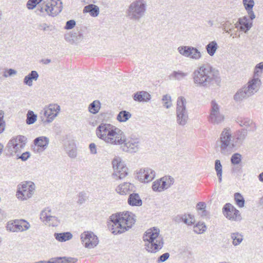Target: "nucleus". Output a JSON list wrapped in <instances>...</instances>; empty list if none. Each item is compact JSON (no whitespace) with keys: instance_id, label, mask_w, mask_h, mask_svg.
<instances>
[{"instance_id":"nucleus-1","label":"nucleus","mask_w":263,"mask_h":263,"mask_svg":"<svg viewBox=\"0 0 263 263\" xmlns=\"http://www.w3.org/2000/svg\"><path fill=\"white\" fill-rule=\"evenodd\" d=\"M194 84L198 87L208 88L220 86L221 82L219 71L209 63L199 65L192 74Z\"/></svg>"},{"instance_id":"nucleus-2","label":"nucleus","mask_w":263,"mask_h":263,"mask_svg":"<svg viewBox=\"0 0 263 263\" xmlns=\"http://www.w3.org/2000/svg\"><path fill=\"white\" fill-rule=\"evenodd\" d=\"M263 72V62L257 64L254 67L253 77L248 83L239 89L233 96L236 102H240L253 96L259 89L261 84L259 77Z\"/></svg>"},{"instance_id":"nucleus-3","label":"nucleus","mask_w":263,"mask_h":263,"mask_svg":"<svg viewBox=\"0 0 263 263\" xmlns=\"http://www.w3.org/2000/svg\"><path fill=\"white\" fill-rule=\"evenodd\" d=\"M96 134L99 139L111 145H121L125 142L123 132L109 123H101L97 127Z\"/></svg>"},{"instance_id":"nucleus-4","label":"nucleus","mask_w":263,"mask_h":263,"mask_svg":"<svg viewBox=\"0 0 263 263\" xmlns=\"http://www.w3.org/2000/svg\"><path fill=\"white\" fill-rule=\"evenodd\" d=\"M109 220L108 228L115 235L128 231L136 222L135 215L128 211L112 214Z\"/></svg>"},{"instance_id":"nucleus-5","label":"nucleus","mask_w":263,"mask_h":263,"mask_svg":"<svg viewBox=\"0 0 263 263\" xmlns=\"http://www.w3.org/2000/svg\"><path fill=\"white\" fill-rule=\"evenodd\" d=\"M143 240L146 242L145 249L148 252L155 253L160 250L164 245L163 237L160 235V230L156 227L148 229L143 235Z\"/></svg>"},{"instance_id":"nucleus-6","label":"nucleus","mask_w":263,"mask_h":263,"mask_svg":"<svg viewBox=\"0 0 263 263\" xmlns=\"http://www.w3.org/2000/svg\"><path fill=\"white\" fill-rule=\"evenodd\" d=\"M216 145L220 153L224 155H230L237 149L235 138L232 136L230 128H225L223 129L216 142Z\"/></svg>"},{"instance_id":"nucleus-7","label":"nucleus","mask_w":263,"mask_h":263,"mask_svg":"<svg viewBox=\"0 0 263 263\" xmlns=\"http://www.w3.org/2000/svg\"><path fill=\"white\" fill-rule=\"evenodd\" d=\"M147 3L145 0H135L128 6L126 11L127 17L132 21H139L145 14Z\"/></svg>"},{"instance_id":"nucleus-8","label":"nucleus","mask_w":263,"mask_h":263,"mask_svg":"<svg viewBox=\"0 0 263 263\" xmlns=\"http://www.w3.org/2000/svg\"><path fill=\"white\" fill-rule=\"evenodd\" d=\"M187 101L182 96L177 98L176 102V122L180 126H185L189 120V114L186 108Z\"/></svg>"},{"instance_id":"nucleus-9","label":"nucleus","mask_w":263,"mask_h":263,"mask_svg":"<svg viewBox=\"0 0 263 263\" xmlns=\"http://www.w3.org/2000/svg\"><path fill=\"white\" fill-rule=\"evenodd\" d=\"M62 8V3L60 0H50L44 6L37 7L35 12L37 15H41L46 12L48 15L53 16L61 12Z\"/></svg>"},{"instance_id":"nucleus-10","label":"nucleus","mask_w":263,"mask_h":263,"mask_svg":"<svg viewBox=\"0 0 263 263\" xmlns=\"http://www.w3.org/2000/svg\"><path fill=\"white\" fill-rule=\"evenodd\" d=\"M27 138L22 135H18L10 140L6 146L8 152L11 156H16L25 145Z\"/></svg>"},{"instance_id":"nucleus-11","label":"nucleus","mask_w":263,"mask_h":263,"mask_svg":"<svg viewBox=\"0 0 263 263\" xmlns=\"http://www.w3.org/2000/svg\"><path fill=\"white\" fill-rule=\"evenodd\" d=\"M35 190V185L32 182H25L18 184L17 187L16 196L21 201L30 198Z\"/></svg>"},{"instance_id":"nucleus-12","label":"nucleus","mask_w":263,"mask_h":263,"mask_svg":"<svg viewBox=\"0 0 263 263\" xmlns=\"http://www.w3.org/2000/svg\"><path fill=\"white\" fill-rule=\"evenodd\" d=\"M209 121L213 124H219L224 120V116L220 112V106L215 101L211 102Z\"/></svg>"},{"instance_id":"nucleus-13","label":"nucleus","mask_w":263,"mask_h":263,"mask_svg":"<svg viewBox=\"0 0 263 263\" xmlns=\"http://www.w3.org/2000/svg\"><path fill=\"white\" fill-rule=\"evenodd\" d=\"M81 239L85 248H93L99 242L98 238L91 232H84L81 235Z\"/></svg>"},{"instance_id":"nucleus-14","label":"nucleus","mask_w":263,"mask_h":263,"mask_svg":"<svg viewBox=\"0 0 263 263\" xmlns=\"http://www.w3.org/2000/svg\"><path fill=\"white\" fill-rule=\"evenodd\" d=\"M222 212L226 217L230 220L238 221L241 219L239 211L229 203L224 205Z\"/></svg>"},{"instance_id":"nucleus-15","label":"nucleus","mask_w":263,"mask_h":263,"mask_svg":"<svg viewBox=\"0 0 263 263\" xmlns=\"http://www.w3.org/2000/svg\"><path fill=\"white\" fill-rule=\"evenodd\" d=\"M30 226L26 220L21 219L15 220L13 222H9L7 223V229L13 232H23L28 230Z\"/></svg>"},{"instance_id":"nucleus-16","label":"nucleus","mask_w":263,"mask_h":263,"mask_svg":"<svg viewBox=\"0 0 263 263\" xmlns=\"http://www.w3.org/2000/svg\"><path fill=\"white\" fill-rule=\"evenodd\" d=\"M156 176L155 172L151 168H141L137 172V178L142 182L148 183Z\"/></svg>"},{"instance_id":"nucleus-17","label":"nucleus","mask_w":263,"mask_h":263,"mask_svg":"<svg viewBox=\"0 0 263 263\" xmlns=\"http://www.w3.org/2000/svg\"><path fill=\"white\" fill-rule=\"evenodd\" d=\"M49 139L45 136H40L33 140L34 147L33 151L35 153L40 154L43 152L48 147Z\"/></svg>"},{"instance_id":"nucleus-18","label":"nucleus","mask_w":263,"mask_h":263,"mask_svg":"<svg viewBox=\"0 0 263 263\" xmlns=\"http://www.w3.org/2000/svg\"><path fill=\"white\" fill-rule=\"evenodd\" d=\"M126 148L125 149L126 152L129 153L137 152L140 147V140L136 137H131L128 139H126L125 136V142L123 143Z\"/></svg>"},{"instance_id":"nucleus-19","label":"nucleus","mask_w":263,"mask_h":263,"mask_svg":"<svg viewBox=\"0 0 263 263\" xmlns=\"http://www.w3.org/2000/svg\"><path fill=\"white\" fill-rule=\"evenodd\" d=\"M60 110V106L58 104H50L47 108L44 109V115L47 118L46 122H51L58 116Z\"/></svg>"},{"instance_id":"nucleus-20","label":"nucleus","mask_w":263,"mask_h":263,"mask_svg":"<svg viewBox=\"0 0 263 263\" xmlns=\"http://www.w3.org/2000/svg\"><path fill=\"white\" fill-rule=\"evenodd\" d=\"M40 216L41 219L45 222L46 224L54 227L57 226L59 223L56 217L51 215V210L49 209H46L42 211Z\"/></svg>"},{"instance_id":"nucleus-21","label":"nucleus","mask_w":263,"mask_h":263,"mask_svg":"<svg viewBox=\"0 0 263 263\" xmlns=\"http://www.w3.org/2000/svg\"><path fill=\"white\" fill-rule=\"evenodd\" d=\"M83 39V33L80 31H72L65 35V40L71 44L80 43Z\"/></svg>"},{"instance_id":"nucleus-22","label":"nucleus","mask_w":263,"mask_h":263,"mask_svg":"<svg viewBox=\"0 0 263 263\" xmlns=\"http://www.w3.org/2000/svg\"><path fill=\"white\" fill-rule=\"evenodd\" d=\"M173 220L177 223L183 222L187 226H191L195 222L194 216L191 214H181L177 215L173 218Z\"/></svg>"},{"instance_id":"nucleus-23","label":"nucleus","mask_w":263,"mask_h":263,"mask_svg":"<svg viewBox=\"0 0 263 263\" xmlns=\"http://www.w3.org/2000/svg\"><path fill=\"white\" fill-rule=\"evenodd\" d=\"M134 101L138 102H148L151 98V95L146 91H139L135 93L133 95Z\"/></svg>"},{"instance_id":"nucleus-24","label":"nucleus","mask_w":263,"mask_h":263,"mask_svg":"<svg viewBox=\"0 0 263 263\" xmlns=\"http://www.w3.org/2000/svg\"><path fill=\"white\" fill-rule=\"evenodd\" d=\"M238 123L240 126L245 127V129L249 132H254L256 129L255 124L249 118H241L238 119Z\"/></svg>"},{"instance_id":"nucleus-25","label":"nucleus","mask_w":263,"mask_h":263,"mask_svg":"<svg viewBox=\"0 0 263 263\" xmlns=\"http://www.w3.org/2000/svg\"><path fill=\"white\" fill-rule=\"evenodd\" d=\"M248 132V131H247V129H245V128L238 130L236 132L234 137L235 138V143L236 144L237 148L242 143L243 141L245 140L247 136Z\"/></svg>"},{"instance_id":"nucleus-26","label":"nucleus","mask_w":263,"mask_h":263,"mask_svg":"<svg viewBox=\"0 0 263 263\" xmlns=\"http://www.w3.org/2000/svg\"><path fill=\"white\" fill-rule=\"evenodd\" d=\"M127 202L130 206H140L142 204V201L137 193L130 194L128 196Z\"/></svg>"},{"instance_id":"nucleus-27","label":"nucleus","mask_w":263,"mask_h":263,"mask_svg":"<svg viewBox=\"0 0 263 263\" xmlns=\"http://www.w3.org/2000/svg\"><path fill=\"white\" fill-rule=\"evenodd\" d=\"M36 71L32 70L24 78L23 83L25 85L31 87L33 85V81H36L39 78Z\"/></svg>"},{"instance_id":"nucleus-28","label":"nucleus","mask_w":263,"mask_h":263,"mask_svg":"<svg viewBox=\"0 0 263 263\" xmlns=\"http://www.w3.org/2000/svg\"><path fill=\"white\" fill-rule=\"evenodd\" d=\"M83 11V13H89L91 16L96 17L98 16L100 10L98 6L93 4H89L84 7Z\"/></svg>"},{"instance_id":"nucleus-29","label":"nucleus","mask_w":263,"mask_h":263,"mask_svg":"<svg viewBox=\"0 0 263 263\" xmlns=\"http://www.w3.org/2000/svg\"><path fill=\"white\" fill-rule=\"evenodd\" d=\"M238 23L240 26V29L245 32H247L252 27V22L246 16L240 18Z\"/></svg>"},{"instance_id":"nucleus-30","label":"nucleus","mask_w":263,"mask_h":263,"mask_svg":"<svg viewBox=\"0 0 263 263\" xmlns=\"http://www.w3.org/2000/svg\"><path fill=\"white\" fill-rule=\"evenodd\" d=\"M55 238L60 242H64L69 240L72 238V235L70 232L55 233L54 234Z\"/></svg>"},{"instance_id":"nucleus-31","label":"nucleus","mask_w":263,"mask_h":263,"mask_svg":"<svg viewBox=\"0 0 263 263\" xmlns=\"http://www.w3.org/2000/svg\"><path fill=\"white\" fill-rule=\"evenodd\" d=\"M218 46L215 41L210 42L205 46V49L208 54L213 57L218 49Z\"/></svg>"},{"instance_id":"nucleus-32","label":"nucleus","mask_w":263,"mask_h":263,"mask_svg":"<svg viewBox=\"0 0 263 263\" xmlns=\"http://www.w3.org/2000/svg\"><path fill=\"white\" fill-rule=\"evenodd\" d=\"M230 238L232 240V244L234 246H237L240 245L243 239V235L238 232L231 233L230 235Z\"/></svg>"},{"instance_id":"nucleus-33","label":"nucleus","mask_w":263,"mask_h":263,"mask_svg":"<svg viewBox=\"0 0 263 263\" xmlns=\"http://www.w3.org/2000/svg\"><path fill=\"white\" fill-rule=\"evenodd\" d=\"M128 174V168L127 167L124 165L123 167L121 168V170L119 171H115V173L112 174L113 177L116 179H123Z\"/></svg>"},{"instance_id":"nucleus-34","label":"nucleus","mask_w":263,"mask_h":263,"mask_svg":"<svg viewBox=\"0 0 263 263\" xmlns=\"http://www.w3.org/2000/svg\"><path fill=\"white\" fill-rule=\"evenodd\" d=\"M160 181L161 182L163 187L164 190L169 188L174 182V178L171 176H164L160 179Z\"/></svg>"},{"instance_id":"nucleus-35","label":"nucleus","mask_w":263,"mask_h":263,"mask_svg":"<svg viewBox=\"0 0 263 263\" xmlns=\"http://www.w3.org/2000/svg\"><path fill=\"white\" fill-rule=\"evenodd\" d=\"M131 184L129 183H124L119 185L116 188V191L120 195H125L128 193L130 190Z\"/></svg>"},{"instance_id":"nucleus-36","label":"nucleus","mask_w":263,"mask_h":263,"mask_svg":"<svg viewBox=\"0 0 263 263\" xmlns=\"http://www.w3.org/2000/svg\"><path fill=\"white\" fill-rule=\"evenodd\" d=\"M202 57V53L197 48L192 46L189 58L194 60H199Z\"/></svg>"},{"instance_id":"nucleus-37","label":"nucleus","mask_w":263,"mask_h":263,"mask_svg":"<svg viewBox=\"0 0 263 263\" xmlns=\"http://www.w3.org/2000/svg\"><path fill=\"white\" fill-rule=\"evenodd\" d=\"M51 263H74L76 259L71 257H55L51 259Z\"/></svg>"},{"instance_id":"nucleus-38","label":"nucleus","mask_w":263,"mask_h":263,"mask_svg":"<svg viewBox=\"0 0 263 263\" xmlns=\"http://www.w3.org/2000/svg\"><path fill=\"white\" fill-rule=\"evenodd\" d=\"M188 76L187 72H184L180 70L174 71L170 75L171 79L180 81Z\"/></svg>"},{"instance_id":"nucleus-39","label":"nucleus","mask_w":263,"mask_h":263,"mask_svg":"<svg viewBox=\"0 0 263 263\" xmlns=\"http://www.w3.org/2000/svg\"><path fill=\"white\" fill-rule=\"evenodd\" d=\"M101 107V103L99 101L95 100L90 103L88 106L89 111L92 114L98 113Z\"/></svg>"},{"instance_id":"nucleus-40","label":"nucleus","mask_w":263,"mask_h":263,"mask_svg":"<svg viewBox=\"0 0 263 263\" xmlns=\"http://www.w3.org/2000/svg\"><path fill=\"white\" fill-rule=\"evenodd\" d=\"M132 117V114L126 110H122L119 112L117 117V120L120 122H124L127 121Z\"/></svg>"},{"instance_id":"nucleus-41","label":"nucleus","mask_w":263,"mask_h":263,"mask_svg":"<svg viewBox=\"0 0 263 263\" xmlns=\"http://www.w3.org/2000/svg\"><path fill=\"white\" fill-rule=\"evenodd\" d=\"M112 164L114 170V173H115V171L121 170V168L125 165L124 162L121 160L120 157L114 158L112 161Z\"/></svg>"},{"instance_id":"nucleus-42","label":"nucleus","mask_w":263,"mask_h":263,"mask_svg":"<svg viewBox=\"0 0 263 263\" xmlns=\"http://www.w3.org/2000/svg\"><path fill=\"white\" fill-rule=\"evenodd\" d=\"M191 48L192 46H181L178 48L177 50L181 55L189 58Z\"/></svg>"},{"instance_id":"nucleus-43","label":"nucleus","mask_w":263,"mask_h":263,"mask_svg":"<svg viewBox=\"0 0 263 263\" xmlns=\"http://www.w3.org/2000/svg\"><path fill=\"white\" fill-rule=\"evenodd\" d=\"M222 165L219 160H216L215 162V169L217 173L218 180L220 182L222 180Z\"/></svg>"},{"instance_id":"nucleus-44","label":"nucleus","mask_w":263,"mask_h":263,"mask_svg":"<svg viewBox=\"0 0 263 263\" xmlns=\"http://www.w3.org/2000/svg\"><path fill=\"white\" fill-rule=\"evenodd\" d=\"M36 115L33 111L29 110L27 114L26 123L28 125L32 124L36 121Z\"/></svg>"},{"instance_id":"nucleus-45","label":"nucleus","mask_w":263,"mask_h":263,"mask_svg":"<svg viewBox=\"0 0 263 263\" xmlns=\"http://www.w3.org/2000/svg\"><path fill=\"white\" fill-rule=\"evenodd\" d=\"M206 230V227L204 222H198L194 227V232L197 234L203 233Z\"/></svg>"},{"instance_id":"nucleus-46","label":"nucleus","mask_w":263,"mask_h":263,"mask_svg":"<svg viewBox=\"0 0 263 263\" xmlns=\"http://www.w3.org/2000/svg\"><path fill=\"white\" fill-rule=\"evenodd\" d=\"M163 106L166 108H170L172 106V98L168 95H163L162 98Z\"/></svg>"},{"instance_id":"nucleus-47","label":"nucleus","mask_w":263,"mask_h":263,"mask_svg":"<svg viewBox=\"0 0 263 263\" xmlns=\"http://www.w3.org/2000/svg\"><path fill=\"white\" fill-rule=\"evenodd\" d=\"M242 160V156L239 153H235L231 156V162L233 165L239 164Z\"/></svg>"},{"instance_id":"nucleus-48","label":"nucleus","mask_w":263,"mask_h":263,"mask_svg":"<svg viewBox=\"0 0 263 263\" xmlns=\"http://www.w3.org/2000/svg\"><path fill=\"white\" fill-rule=\"evenodd\" d=\"M161 182L160 181V179L155 181L152 185V189L154 191L161 192L164 190L163 186H162Z\"/></svg>"},{"instance_id":"nucleus-49","label":"nucleus","mask_w":263,"mask_h":263,"mask_svg":"<svg viewBox=\"0 0 263 263\" xmlns=\"http://www.w3.org/2000/svg\"><path fill=\"white\" fill-rule=\"evenodd\" d=\"M234 198L237 204L240 207L244 206L245 200L242 195L239 193H236L234 194Z\"/></svg>"},{"instance_id":"nucleus-50","label":"nucleus","mask_w":263,"mask_h":263,"mask_svg":"<svg viewBox=\"0 0 263 263\" xmlns=\"http://www.w3.org/2000/svg\"><path fill=\"white\" fill-rule=\"evenodd\" d=\"M243 4L245 9L248 11L252 10L254 5V2L253 0H243Z\"/></svg>"},{"instance_id":"nucleus-51","label":"nucleus","mask_w":263,"mask_h":263,"mask_svg":"<svg viewBox=\"0 0 263 263\" xmlns=\"http://www.w3.org/2000/svg\"><path fill=\"white\" fill-rule=\"evenodd\" d=\"M4 112L3 110H0V134L3 133L5 129V122L4 120Z\"/></svg>"},{"instance_id":"nucleus-52","label":"nucleus","mask_w":263,"mask_h":263,"mask_svg":"<svg viewBox=\"0 0 263 263\" xmlns=\"http://www.w3.org/2000/svg\"><path fill=\"white\" fill-rule=\"evenodd\" d=\"M16 157L17 159H21L22 161H26L30 156V154L29 152H26L23 153L22 155L20 154H16Z\"/></svg>"},{"instance_id":"nucleus-53","label":"nucleus","mask_w":263,"mask_h":263,"mask_svg":"<svg viewBox=\"0 0 263 263\" xmlns=\"http://www.w3.org/2000/svg\"><path fill=\"white\" fill-rule=\"evenodd\" d=\"M86 199V194L84 192H80L78 195V203L79 204L83 203Z\"/></svg>"},{"instance_id":"nucleus-54","label":"nucleus","mask_w":263,"mask_h":263,"mask_svg":"<svg viewBox=\"0 0 263 263\" xmlns=\"http://www.w3.org/2000/svg\"><path fill=\"white\" fill-rule=\"evenodd\" d=\"M170 257V254L168 253H165L159 256L158 258L157 262H162L166 261Z\"/></svg>"},{"instance_id":"nucleus-55","label":"nucleus","mask_w":263,"mask_h":263,"mask_svg":"<svg viewBox=\"0 0 263 263\" xmlns=\"http://www.w3.org/2000/svg\"><path fill=\"white\" fill-rule=\"evenodd\" d=\"M76 25V22L74 20H69L68 21L65 26V29H71L73 28Z\"/></svg>"},{"instance_id":"nucleus-56","label":"nucleus","mask_w":263,"mask_h":263,"mask_svg":"<svg viewBox=\"0 0 263 263\" xmlns=\"http://www.w3.org/2000/svg\"><path fill=\"white\" fill-rule=\"evenodd\" d=\"M36 0H29L27 3V7L29 9H33L37 4Z\"/></svg>"},{"instance_id":"nucleus-57","label":"nucleus","mask_w":263,"mask_h":263,"mask_svg":"<svg viewBox=\"0 0 263 263\" xmlns=\"http://www.w3.org/2000/svg\"><path fill=\"white\" fill-rule=\"evenodd\" d=\"M90 153L91 154H96L97 153L96 145L94 143H91L89 145Z\"/></svg>"},{"instance_id":"nucleus-58","label":"nucleus","mask_w":263,"mask_h":263,"mask_svg":"<svg viewBox=\"0 0 263 263\" xmlns=\"http://www.w3.org/2000/svg\"><path fill=\"white\" fill-rule=\"evenodd\" d=\"M17 73V71L13 69H9L8 70V74H7L5 72L4 73L3 76L5 78L8 77V76H11L12 75H15Z\"/></svg>"},{"instance_id":"nucleus-59","label":"nucleus","mask_w":263,"mask_h":263,"mask_svg":"<svg viewBox=\"0 0 263 263\" xmlns=\"http://www.w3.org/2000/svg\"><path fill=\"white\" fill-rule=\"evenodd\" d=\"M206 204L203 202H200L197 203L196 205L197 209L198 212H199L201 210H204L205 209Z\"/></svg>"},{"instance_id":"nucleus-60","label":"nucleus","mask_w":263,"mask_h":263,"mask_svg":"<svg viewBox=\"0 0 263 263\" xmlns=\"http://www.w3.org/2000/svg\"><path fill=\"white\" fill-rule=\"evenodd\" d=\"M198 213L203 218L207 217L209 215V212L205 209L200 211Z\"/></svg>"},{"instance_id":"nucleus-61","label":"nucleus","mask_w":263,"mask_h":263,"mask_svg":"<svg viewBox=\"0 0 263 263\" xmlns=\"http://www.w3.org/2000/svg\"><path fill=\"white\" fill-rule=\"evenodd\" d=\"M248 14L249 15V16H250V17L251 20H252L254 18H255V15L253 11H252V10L248 11Z\"/></svg>"},{"instance_id":"nucleus-62","label":"nucleus","mask_w":263,"mask_h":263,"mask_svg":"<svg viewBox=\"0 0 263 263\" xmlns=\"http://www.w3.org/2000/svg\"><path fill=\"white\" fill-rule=\"evenodd\" d=\"M68 155L70 157L72 158H74L77 156L76 152L73 150L70 151L68 153Z\"/></svg>"},{"instance_id":"nucleus-63","label":"nucleus","mask_w":263,"mask_h":263,"mask_svg":"<svg viewBox=\"0 0 263 263\" xmlns=\"http://www.w3.org/2000/svg\"><path fill=\"white\" fill-rule=\"evenodd\" d=\"M48 27V26H47V25L46 24H43L40 25V28L41 29H43V30H45L46 29V28Z\"/></svg>"},{"instance_id":"nucleus-64","label":"nucleus","mask_w":263,"mask_h":263,"mask_svg":"<svg viewBox=\"0 0 263 263\" xmlns=\"http://www.w3.org/2000/svg\"><path fill=\"white\" fill-rule=\"evenodd\" d=\"M258 180L263 183V172L258 176Z\"/></svg>"}]
</instances>
